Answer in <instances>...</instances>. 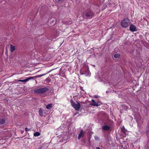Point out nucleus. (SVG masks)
Wrapping results in <instances>:
<instances>
[{"label": "nucleus", "mask_w": 149, "mask_h": 149, "mask_svg": "<svg viewBox=\"0 0 149 149\" xmlns=\"http://www.w3.org/2000/svg\"><path fill=\"white\" fill-rule=\"evenodd\" d=\"M52 22H54V21H53V20H52Z\"/></svg>", "instance_id": "23"}, {"label": "nucleus", "mask_w": 149, "mask_h": 149, "mask_svg": "<svg viewBox=\"0 0 149 149\" xmlns=\"http://www.w3.org/2000/svg\"><path fill=\"white\" fill-rule=\"evenodd\" d=\"M5 121L4 119H0V124H2L5 123Z\"/></svg>", "instance_id": "16"}, {"label": "nucleus", "mask_w": 149, "mask_h": 149, "mask_svg": "<svg viewBox=\"0 0 149 149\" xmlns=\"http://www.w3.org/2000/svg\"><path fill=\"white\" fill-rule=\"evenodd\" d=\"M41 74V75H38L37 77H42V76H44V75L45 74Z\"/></svg>", "instance_id": "17"}, {"label": "nucleus", "mask_w": 149, "mask_h": 149, "mask_svg": "<svg viewBox=\"0 0 149 149\" xmlns=\"http://www.w3.org/2000/svg\"><path fill=\"white\" fill-rule=\"evenodd\" d=\"M129 28L130 30L132 32L136 31L137 30L136 26L132 24L130 25Z\"/></svg>", "instance_id": "5"}, {"label": "nucleus", "mask_w": 149, "mask_h": 149, "mask_svg": "<svg viewBox=\"0 0 149 149\" xmlns=\"http://www.w3.org/2000/svg\"><path fill=\"white\" fill-rule=\"evenodd\" d=\"M95 138L96 140H97L98 139H99V138L97 136H95Z\"/></svg>", "instance_id": "19"}, {"label": "nucleus", "mask_w": 149, "mask_h": 149, "mask_svg": "<svg viewBox=\"0 0 149 149\" xmlns=\"http://www.w3.org/2000/svg\"><path fill=\"white\" fill-rule=\"evenodd\" d=\"M40 135V133L38 132H36L34 134V136H38Z\"/></svg>", "instance_id": "15"}, {"label": "nucleus", "mask_w": 149, "mask_h": 149, "mask_svg": "<svg viewBox=\"0 0 149 149\" xmlns=\"http://www.w3.org/2000/svg\"><path fill=\"white\" fill-rule=\"evenodd\" d=\"M93 15V13L89 11L83 13L82 16L84 18L90 19L92 18Z\"/></svg>", "instance_id": "3"}, {"label": "nucleus", "mask_w": 149, "mask_h": 149, "mask_svg": "<svg viewBox=\"0 0 149 149\" xmlns=\"http://www.w3.org/2000/svg\"><path fill=\"white\" fill-rule=\"evenodd\" d=\"M91 101L93 102V103L92 104V105L93 106L98 107L101 105V104L100 103L95 102L93 99H92Z\"/></svg>", "instance_id": "6"}, {"label": "nucleus", "mask_w": 149, "mask_h": 149, "mask_svg": "<svg viewBox=\"0 0 149 149\" xmlns=\"http://www.w3.org/2000/svg\"><path fill=\"white\" fill-rule=\"evenodd\" d=\"M49 89L47 87L40 88L35 90L34 92L36 93H43L49 90Z\"/></svg>", "instance_id": "4"}, {"label": "nucleus", "mask_w": 149, "mask_h": 149, "mask_svg": "<svg viewBox=\"0 0 149 149\" xmlns=\"http://www.w3.org/2000/svg\"><path fill=\"white\" fill-rule=\"evenodd\" d=\"M81 74H85L86 76H89L91 75V73L90 72L89 70H88L87 71H85L84 72V73Z\"/></svg>", "instance_id": "8"}, {"label": "nucleus", "mask_w": 149, "mask_h": 149, "mask_svg": "<svg viewBox=\"0 0 149 149\" xmlns=\"http://www.w3.org/2000/svg\"><path fill=\"white\" fill-rule=\"evenodd\" d=\"M50 70L49 71V72H47V73H49V72H50V71H51L52 70Z\"/></svg>", "instance_id": "22"}, {"label": "nucleus", "mask_w": 149, "mask_h": 149, "mask_svg": "<svg viewBox=\"0 0 149 149\" xmlns=\"http://www.w3.org/2000/svg\"><path fill=\"white\" fill-rule=\"evenodd\" d=\"M84 132L83 130H81L80 133L78 135V139H81V137H82V136H84Z\"/></svg>", "instance_id": "7"}, {"label": "nucleus", "mask_w": 149, "mask_h": 149, "mask_svg": "<svg viewBox=\"0 0 149 149\" xmlns=\"http://www.w3.org/2000/svg\"><path fill=\"white\" fill-rule=\"evenodd\" d=\"M80 89H81V90H82V91H84V89H83V87H81Z\"/></svg>", "instance_id": "21"}, {"label": "nucleus", "mask_w": 149, "mask_h": 149, "mask_svg": "<svg viewBox=\"0 0 149 149\" xmlns=\"http://www.w3.org/2000/svg\"><path fill=\"white\" fill-rule=\"evenodd\" d=\"M94 97L95 98H97L98 97V96L97 95H95L94 96Z\"/></svg>", "instance_id": "20"}, {"label": "nucleus", "mask_w": 149, "mask_h": 149, "mask_svg": "<svg viewBox=\"0 0 149 149\" xmlns=\"http://www.w3.org/2000/svg\"><path fill=\"white\" fill-rule=\"evenodd\" d=\"M120 57V55L118 54H116L113 56V57L115 58H119Z\"/></svg>", "instance_id": "14"}, {"label": "nucleus", "mask_w": 149, "mask_h": 149, "mask_svg": "<svg viewBox=\"0 0 149 149\" xmlns=\"http://www.w3.org/2000/svg\"><path fill=\"white\" fill-rule=\"evenodd\" d=\"M25 130L27 132V131H29L30 130L28 128H27V127H26L25 128Z\"/></svg>", "instance_id": "18"}, {"label": "nucleus", "mask_w": 149, "mask_h": 149, "mask_svg": "<svg viewBox=\"0 0 149 149\" xmlns=\"http://www.w3.org/2000/svg\"><path fill=\"white\" fill-rule=\"evenodd\" d=\"M43 110L41 108H40L39 111V115L40 116H43Z\"/></svg>", "instance_id": "12"}, {"label": "nucleus", "mask_w": 149, "mask_h": 149, "mask_svg": "<svg viewBox=\"0 0 149 149\" xmlns=\"http://www.w3.org/2000/svg\"><path fill=\"white\" fill-rule=\"evenodd\" d=\"M15 49V47L13 45H10V51L11 52L13 53Z\"/></svg>", "instance_id": "10"}, {"label": "nucleus", "mask_w": 149, "mask_h": 149, "mask_svg": "<svg viewBox=\"0 0 149 149\" xmlns=\"http://www.w3.org/2000/svg\"><path fill=\"white\" fill-rule=\"evenodd\" d=\"M33 78V77H29L27 79H24V80H18L19 81L22 82H26L27 81H28L29 80Z\"/></svg>", "instance_id": "9"}, {"label": "nucleus", "mask_w": 149, "mask_h": 149, "mask_svg": "<svg viewBox=\"0 0 149 149\" xmlns=\"http://www.w3.org/2000/svg\"><path fill=\"white\" fill-rule=\"evenodd\" d=\"M103 129L105 130H109L110 129V127L108 125H105L103 127Z\"/></svg>", "instance_id": "13"}, {"label": "nucleus", "mask_w": 149, "mask_h": 149, "mask_svg": "<svg viewBox=\"0 0 149 149\" xmlns=\"http://www.w3.org/2000/svg\"><path fill=\"white\" fill-rule=\"evenodd\" d=\"M70 101L72 106L76 110H79L80 107V103L77 102V104H76L73 101L72 99L70 100Z\"/></svg>", "instance_id": "2"}, {"label": "nucleus", "mask_w": 149, "mask_h": 149, "mask_svg": "<svg viewBox=\"0 0 149 149\" xmlns=\"http://www.w3.org/2000/svg\"><path fill=\"white\" fill-rule=\"evenodd\" d=\"M130 23V20L128 18H127L123 19L122 20L121 23V26L123 28H126L129 26Z\"/></svg>", "instance_id": "1"}, {"label": "nucleus", "mask_w": 149, "mask_h": 149, "mask_svg": "<svg viewBox=\"0 0 149 149\" xmlns=\"http://www.w3.org/2000/svg\"><path fill=\"white\" fill-rule=\"evenodd\" d=\"M52 107V104H49L47 105L46 106L47 109H50Z\"/></svg>", "instance_id": "11"}]
</instances>
